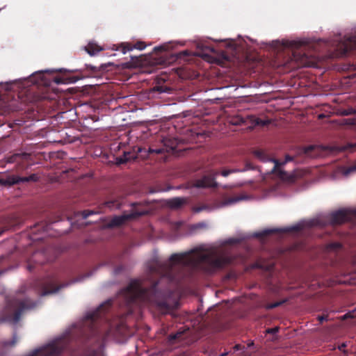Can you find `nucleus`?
I'll use <instances>...</instances> for the list:
<instances>
[{
  "instance_id": "f257e3e1",
  "label": "nucleus",
  "mask_w": 356,
  "mask_h": 356,
  "mask_svg": "<svg viewBox=\"0 0 356 356\" xmlns=\"http://www.w3.org/2000/svg\"><path fill=\"white\" fill-rule=\"evenodd\" d=\"M233 261L230 256H216L197 250L175 253L165 262L155 260L149 265V286L140 280H132L124 289V296L130 304L150 305L165 314L172 309L170 299L174 290L191 280L192 271L210 275Z\"/></svg>"
},
{
  "instance_id": "f03ea898",
  "label": "nucleus",
  "mask_w": 356,
  "mask_h": 356,
  "mask_svg": "<svg viewBox=\"0 0 356 356\" xmlns=\"http://www.w3.org/2000/svg\"><path fill=\"white\" fill-rule=\"evenodd\" d=\"M35 305L36 303L34 301L28 298L23 300L14 299L8 303V314L1 321H6L13 323H17L25 310L32 309Z\"/></svg>"
},
{
  "instance_id": "7ed1b4c3",
  "label": "nucleus",
  "mask_w": 356,
  "mask_h": 356,
  "mask_svg": "<svg viewBox=\"0 0 356 356\" xmlns=\"http://www.w3.org/2000/svg\"><path fill=\"white\" fill-rule=\"evenodd\" d=\"M58 278L56 275H49L43 280H40L38 286L40 288V295L42 296L52 294L57 292L65 284L58 285Z\"/></svg>"
},
{
  "instance_id": "20e7f679",
  "label": "nucleus",
  "mask_w": 356,
  "mask_h": 356,
  "mask_svg": "<svg viewBox=\"0 0 356 356\" xmlns=\"http://www.w3.org/2000/svg\"><path fill=\"white\" fill-rule=\"evenodd\" d=\"M39 179L36 174H31L28 177H19L13 174H6L0 177V185L5 186H12L24 182H35Z\"/></svg>"
},
{
  "instance_id": "39448f33",
  "label": "nucleus",
  "mask_w": 356,
  "mask_h": 356,
  "mask_svg": "<svg viewBox=\"0 0 356 356\" xmlns=\"http://www.w3.org/2000/svg\"><path fill=\"white\" fill-rule=\"evenodd\" d=\"M356 220V209H342L333 212L330 216V221L332 225H340L346 221Z\"/></svg>"
},
{
  "instance_id": "423d86ee",
  "label": "nucleus",
  "mask_w": 356,
  "mask_h": 356,
  "mask_svg": "<svg viewBox=\"0 0 356 356\" xmlns=\"http://www.w3.org/2000/svg\"><path fill=\"white\" fill-rule=\"evenodd\" d=\"M147 213L145 211H133L131 213H124L121 216H113L108 222L107 227L109 228H114L120 227L125 224L127 221L136 219L140 216H144Z\"/></svg>"
},
{
  "instance_id": "0eeeda50",
  "label": "nucleus",
  "mask_w": 356,
  "mask_h": 356,
  "mask_svg": "<svg viewBox=\"0 0 356 356\" xmlns=\"http://www.w3.org/2000/svg\"><path fill=\"white\" fill-rule=\"evenodd\" d=\"M31 155L29 153H15L7 158L8 163H17L21 169H27L31 165Z\"/></svg>"
},
{
  "instance_id": "6e6552de",
  "label": "nucleus",
  "mask_w": 356,
  "mask_h": 356,
  "mask_svg": "<svg viewBox=\"0 0 356 356\" xmlns=\"http://www.w3.org/2000/svg\"><path fill=\"white\" fill-rule=\"evenodd\" d=\"M218 175V172H216L207 175H204L200 179H196L194 181V186L197 188H215L218 186L215 179Z\"/></svg>"
},
{
  "instance_id": "1a4fd4ad",
  "label": "nucleus",
  "mask_w": 356,
  "mask_h": 356,
  "mask_svg": "<svg viewBox=\"0 0 356 356\" xmlns=\"http://www.w3.org/2000/svg\"><path fill=\"white\" fill-rule=\"evenodd\" d=\"M49 261V259L47 257L44 251L37 250L34 252L31 257L29 259L27 268L29 271H32L35 268L33 264L42 265Z\"/></svg>"
},
{
  "instance_id": "9d476101",
  "label": "nucleus",
  "mask_w": 356,
  "mask_h": 356,
  "mask_svg": "<svg viewBox=\"0 0 356 356\" xmlns=\"http://www.w3.org/2000/svg\"><path fill=\"white\" fill-rule=\"evenodd\" d=\"M282 44L284 48L291 49L293 51V58H296L298 56L297 51L305 47L307 42L305 40H283Z\"/></svg>"
},
{
  "instance_id": "9b49d317",
  "label": "nucleus",
  "mask_w": 356,
  "mask_h": 356,
  "mask_svg": "<svg viewBox=\"0 0 356 356\" xmlns=\"http://www.w3.org/2000/svg\"><path fill=\"white\" fill-rule=\"evenodd\" d=\"M339 49L341 50L343 54H347L354 50L356 51V35L349 37L339 44Z\"/></svg>"
},
{
  "instance_id": "f8f14e48",
  "label": "nucleus",
  "mask_w": 356,
  "mask_h": 356,
  "mask_svg": "<svg viewBox=\"0 0 356 356\" xmlns=\"http://www.w3.org/2000/svg\"><path fill=\"white\" fill-rule=\"evenodd\" d=\"M325 148L320 145H309L302 149L301 153L310 158L318 156Z\"/></svg>"
},
{
  "instance_id": "ddd939ff",
  "label": "nucleus",
  "mask_w": 356,
  "mask_h": 356,
  "mask_svg": "<svg viewBox=\"0 0 356 356\" xmlns=\"http://www.w3.org/2000/svg\"><path fill=\"white\" fill-rule=\"evenodd\" d=\"M146 47V44L144 42L138 41L134 44L131 43H122L120 46V49L123 54H126L127 51H130L134 49H136L138 50H143Z\"/></svg>"
},
{
  "instance_id": "4468645a",
  "label": "nucleus",
  "mask_w": 356,
  "mask_h": 356,
  "mask_svg": "<svg viewBox=\"0 0 356 356\" xmlns=\"http://www.w3.org/2000/svg\"><path fill=\"white\" fill-rule=\"evenodd\" d=\"M292 160H293L292 157L290 156L289 155L286 156L285 161L282 162V163H280L277 160H273V161L275 163V165L273 167V172L277 174L281 179H285L286 173L285 172H284L283 170H282L280 167L282 165H283L289 161H291Z\"/></svg>"
},
{
  "instance_id": "2eb2a0df",
  "label": "nucleus",
  "mask_w": 356,
  "mask_h": 356,
  "mask_svg": "<svg viewBox=\"0 0 356 356\" xmlns=\"http://www.w3.org/2000/svg\"><path fill=\"white\" fill-rule=\"evenodd\" d=\"M138 154L134 152H124L123 155L116 158V162L118 164H124L129 161L136 159Z\"/></svg>"
},
{
  "instance_id": "dca6fc26",
  "label": "nucleus",
  "mask_w": 356,
  "mask_h": 356,
  "mask_svg": "<svg viewBox=\"0 0 356 356\" xmlns=\"http://www.w3.org/2000/svg\"><path fill=\"white\" fill-rule=\"evenodd\" d=\"M186 203V199L184 197H174L167 202L168 206L173 209H178Z\"/></svg>"
},
{
  "instance_id": "f3484780",
  "label": "nucleus",
  "mask_w": 356,
  "mask_h": 356,
  "mask_svg": "<svg viewBox=\"0 0 356 356\" xmlns=\"http://www.w3.org/2000/svg\"><path fill=\"white\" fill-rule=\"evenodd\" d=\"M85 49L88 54H90V56H94L97 53L101 51L102 50V48L97 44L90 42L86 47H85Z\"/></svg>"
},
{
  "instance_id": "a211bd4d",
  "label": "nucleus",
  "mask_w": 356,
  "mask_h": 356,
  "mask_svg": "<svg viewBox=\"0 0 356 356\" xmlns=\"http://www.w3.org/2000/svg\"><path fill=\"white\" fill-rule=\"evenodd\" d=\"M163 143L164 145L169 148V149H166L168 152L174 151L178 145V141L176 138H165Z\"/></svg>"
},
{
  "instance_id": "6ab92c4d",
  "label": "nucleus",
  "mask_w": 356,
  "mask_h": 356,
  "mask_svg": "<svg viewBox=\"0 0 356 356\" xmlns=\"http://www.w3.org/2000/svg\"><path fill=\"white\" fill-rule=\"evenodd\" d=\"M250 120L254 125H258V126H261V127H266L271 123L270 120H268V119L263 120V119H261L259 118H255L253 116H251Z\"/></svg>"
},
{
  "instance_id": "aec40b11",
  "label": "nucleus",
  "mask_w": 356,
  "mask_h": 356,
  "mask_svg": "<svg viewBox=\"0 0 356 356\" xmlns=\"http://www.w3.org/2000/svg\"><path fill=\"white\" fill-rule=\"evenodd\" d=\"M304 228V226L302 224H298V225H293L292 227H290L287 229H286L284 230V232H300L301 230H302Z\"/></svg>"
},
{
  "instance_id": "412c9836",
  "label": "nucleus",
  "mask_w": 356,
  "mask_h": 356,
  "mask_svg": "<svg viewBox=\"0 0 356 356\" xmlns=\"http://www.w3.org/2000/svg\"><path fill=\"white\" fill-rule=\"evenodd\" d=\"M17 341V335L14 334L12 340L8 341H5L3 343V346H14L16 344Z\"/></svg>"
},
{
  "instance_id": "4be33fe9",
  "label": "nucleus",
  "mask_w": 356,
  "mask_h": 356,
  "mask_svg": "<svg viewBox=\"0 0 356 356\" xmlns=\"http://www.w3.org/2000/svg\"><path fill=\"white\" fill-rule=\"evenodd\" d=\"M98 212L94 211V210H84L81 212V215L83 219L87 218L90 215L97 213Z\"/></svg>"
},
{
  "instance_id": "5701e85b",
  "label": "nucleus",
  "mask_w": 356,
  "mask_h": 356,
  "mask_svg": "<svg viewBox=\"0 0 356 356\" xmlns=\"http://www.w3.org/2000/svg\"><path fill=\"white\" fill-rule=\"evenodd\" d=\"M183 332H177L175 334H172L169 336V341H173L177 339H179V338L181 337Z\"/></svg>"
},
{
  "instance_id": "b1692460",
  "label": "nucleus",
  "mask_w": 356,
  "mask_h": 356,
  "mask_svg": "<svg viewBox=\"0 0 356 356\" xmlns=\"http://www.w3.org/2000/svg\"><path fill=\"white\" fill-rule=\"evenodd\" d=\"M254 154L256 157L259 158V159L264 161L265 159V154L263 151L261 150H256L254 152Z\"/></svg>"
},
{
  "instance_id": "393cba45",
  "label": "nucleus",
  "mask_w": 356,
  "mask_h": 356,
  "mask_svg": "<svg viewBox=\"0 0 356 356\" xmlns=\"http://www.w3.org/2000/svg\"><path fill=\"white\" fill-rule=\"evenodd\" d=\"M238 171H239L238 170H236V169L224 170L222 171L221 175L223 177H227V176H228L229 174H231L232 172H238Z\"/></svg>"
},
{
  "instance_id": "a878e982",
  "label": "nucleus",
  "mask_w": 356,
  "mask_h": 356,
  "mask_svg": "<svg viewBox=\"0 0 356 356\" xmlns=\"http://www.w3.org/2000/svg\"><path fill=\"white\" fill-rule=\"evenodd\" d=\"M164 149L163 148H149L148 152L149 153H156V154H162L163 152Z\"/></svg>"
},
{
  "instance_id": "bb28decb",
  "label": "nucleus",
  "mask_w": 356,
  "mask_h": 356,
  "mask_svg": "<svg viewBox=\"0 0 356 356\" xmlns=\"http://www.w3.org/2000/svg\"><path fill=\"white\" fill-rule=\"evenodd\" d=\"M154 89H155V90H156L159 92H164L167 91L168 88L166 86H156L154 88Z\"/></svg>"
},
{
  "instance_id": "cd10ccee",
  "label": "nucleus",
  "mask_w": 356,
  "mask_h": 356,
  "mask_svg": "<svg viewBox=\"0 0 356 356\" xmlns=\"http://www.w3.org/2000/svg\"><path fill=\"white\" fill-rule=\"evenodd\" d=\"M234 124H241L245 123V120L243 118H236L235 120L232 121Z\"/></svg>"
},
{
  "instance_id": "c85d7f7f",
  "label": "nucleus",
  "mask_w": 356,
  "mask_h": 356,
  "mask_svg": "<svg viewBox=\"0 0 356 356\" xmlns=\"http://www.w3.org/2000/svg\"><path fill=\"white\" fill-rule=\"evenodd\" d=\"M54 82L57 84H61L65 83V80L62 77L56 76L54 79Z\"/></svg>"
},
{
  "instance_id": "c756f323",
  "label": "nucleus",
  "mask_w": 356,
  "mask_h": 356,
  "mask_svg": "<svg viewBox=\"0 0 356 356\" xmlns=\"http://www.w3.org/2000/svg\"><path fill=\"white\" fill-rule=\"evenodd\" d=\"M207 226V223L206 222H198L197 223L196 225H194V227L195 228H198V229H202V228H206Z\"/></svg>"
},
{
  "instance_id": "7c9ffc66",
  "label": "nucleus",
  "mask_w": 356,
  "mask_h": 356,
  "mask_svg": "<svg viewBox=\"0 0 356 356\" xmlns=\"http://www.w3.org/2000/svg\"><path fill=\"white\" fill-rule=\"evenodd\" d=\"M318 320L320 321L321 323H322L323 321H327L328 320V316L327 315L318 316Z\"/></svg>"
},
{
  "instance_id": "2f4dec72",
  "label": "nucleus",
  "mask_w": 356,
  "mask_h": 356,
  "mask_svg": "<svg viewBox=\"0 0 356 356\" xmlns=\"http://www.w3.org/2000/svg\"><path fill=\"white\" fill-rule=\"evenodd\" d=\"M330 246L332 249H334V250L340 249L341 248V245L339 243H332Z\"/></svg>"
},
{
  "instance_id": "473e14b6",
  "label": "nucleus",
  "mask_w": 356,
  "mask_h": 356,
  "mask_svg": "<svg viewBox=\"0 0 356 356\" xmlns=\"http://www.w3.org/2000/svg\"><path fill=\"white\" fill-rule=\"evenodd\" d=\"M280 305H281L280 302H275V303L269 305L268 306V309H273V308H275V307L280 306Z\"/></svg>"
},
{
  "instance_id": "72a5a7b5",
  "label": "nucleus",
  "mask_w": 356,
  "mask_h": 356,
  "mask_svg": "<svg viewBox=\"0 0 356 356\" xmlns=\"http://www.w3.org/2000/svg\"><path fill=\"white\" fill-rule=\"evenodd\" d=\"M343 317H344V318H354L355 317L354 312H348V313L346 314Z\"/></svg>"
},
{
  "instance_id": "f704fd0d",
  "label": "nucleus",
  "mask_w": 356,
  "mask_h": 356,
  "mask_svg": "<svg viewBox=\"0 0 356 356\" xmlns=\"http://www.w3.org/2000/svg\"><path fill=\"white\" fill-rule=\"evenodd\" d=\"M319 223H318V220H313L312 221L309 222V226H315V225H318Z\"/></svg>"
},
{
  "instance_id": "c9c22d12",
  "label": "nucleus",
  "mask_w": 356,
  "mask_h": 356,
  "mask_svg": "<svg viewBox=\"0 0 356 356\" xmlns=\"http://www.w3.org/2000/svg\"><path fill=\"white\" fill-rule=\"evenodd\" d=\"M356 147V145H353V144H348L347 146H345L343 149L346 150V149H353L354 147Z\"/></svg>"
},
{
  "instance_id": "e433bc0d",
  "label": "nucleus",
  "mask_w": 356,
  "mask_h": 356,
  "mask_svg": "<svg viewBox=\"0 0 356 356\" xmlns=\"http://www.w3.org/2000/svg\"><path fill=\"white\" fill-rule=\"evenodd\" d=\"M353 171H356V165L350 167L347 170V173H350Z\"/></svg>"
},
{
  "instance_id": "4c0bfd02",
  "label": "nucleus",
  "mask_w": 356,
  "mask_h": 356,
  "mask_svg": "<svg viewBox=\"0 0 356 356\" xmlns=\"http://www.w3.org/2000/svg\"><path fill=\"white\" fill-rule=\"evenodd\" d=\"M278 331V327H274L268 330L269 333H275Z\"/></svg>"
},
{
  "instance_id": "58836bf2",
  "label": "nucleus",
  "mask_w": 356,
  "mask_h": 356,
  "mask_svg": "<svg viewBox=\"0 0 356 356\" xmlns=\"http://www.w3.org/2000/svg\"><path fill=\"white\" fill-rule=\"evenodd\" d=\"M273 232H275V230H266V231H264V235H267V234H268L270 233H272Z\"/></svg>"
},
{
  "instance_id": "ea45409f",
  "label": "nucleus",
  "mask_w": 356,
  "mask_h": 356,
  "mask_svg": "<svg viewBox=\"0 0 356 356\" xmlns=\"http://www.w3.org/2000/svg\"><path fill=\"white\" fill-rule=\"evenodd\" d=\"M346 343H342V344L339 347V350H343V349L344 348H346Z\"/></svg>"
},
{
  "instance_id": "a19ab883",
  "label": "nucleus",
  "mask_w": 356,
  "mask_h": 356,
  "mask_svg": "<svg viewBox=\"0 0 356 356\" xmlns=\"http://www.w3.org/2000/svg\"><path fill=\"white\" fill-rule=\"evenodd\" d=\"M162 49H163V47H156L154 48L155 51H160V50H162Z\"/></svg>"
},
{
  "instance_id": "79ce46f5",
  "label": "nucleus",
  "mask_w": 356,
  "mask_h": 356,
  "mask_svg": "<svg viewBox=\"0 0 356 356\" xmlns=\"http://www.w3.org/2000/svg\"><path fill=\"white\" fill-rule=\"evenodd\" d=\"M106 204H107L108 207H111L112 205L113 204V202H106Z\"/></svg>"
},
{
  "instance_id": "37998d69",
  "label": "nucleus",
  "mask_w": 356,
  "mask_h": 356,
  "mask_svg": "<svg viewBox=\"0 0 356 356\" xmlns=\"http://www.w3.org/2000/svg\"><path fill=\"white\" fill-rule=\"evenodd\" d=\"M300 56L302 57V59L307 57L306 54L303 53L302 54L300 53Z\"/></svg>"
},
{
  "instance_id": "c03bdc74",
  "label": "nucleus",
  "mask_w": 356,
  "mask_h": 356,
  "mask_svg": "<svg viewBox=\"0 0 356 356\" xmlns=\"http://www.w3.org/2000/svg\"><path fill=\"white\" fill-rule=\"evenodd\" d=\"M236 201V200L230 199V200H229L228 203H234V202H235Z\"/></svg>"
},
{
  "instance_id": "a18cd8bd",
  "label": "nucleus",
  "mask_w": 356,
  "mask_h": 356,
  "mask_svg": "<svg viewBox=\"0 0 356 356\" xmlns=\"http://www.w3.org/2000/svg\"><path fill=\"white\" fill-rule=\"evenodd\" d=\"M141 152H142V148L141 147H138V153Z\"/></svg>"
},
{
  "instance_id": "49530a36",
  "label": "nucleus",
  "mask_w": 356,
  "mask_h": 356,
  "mask_svg": "<svg viewBox=\"0 0 356 356\" xmlns=\"http://www.w3.org/2000/svg\"><path fill=\"white\" fill-rule=\"evenodd\" d=\"M201 210H202V209H201L200 208H197V209H195V211H196V212H200Z\"/></svg>"
},
{
  "instance_id": "de8ad7c7",
  "label": "nucleus",
  "mask_w": 356,
  "mask_h": 356,
  "mask_svg": "<svg viewBox=\"0 0 356 356\" xmlns=\"http://www.w3.org/2000/svg\"><path fill=\"white\" fill-rule=\"evenodd\" d=\"M301 64L303 65H307V63L305 62H303V61L302 62Z\"/></svg>"
},
{
  "instance_id": "09e8293b",
  "label": "nucleus",
  "mask_w": 356,
  "mask_h": 356,
  "mask_svg": "<svg viewBox=\"0 0 356 356\" xmlns=\"http://www.w3.org/2000/svg\"><path fill=\"white\" fill-rule=\"evenodd\" d=\"M4 259V257H3V256H2V257H0V261H1V260H2V259Z\"/></svg>"
},
{
  "instance_id": "8fccbe9b",
  "label": "nucleus",
  "mask_w": 356,
  "mask_h": 356,
  "mask_svg": "<svg viewBox=\"0 0 356 356\" xmlns=\"http://www.w3.org/2000/svg\"><path fill=\"white\" fill-rule=\"evenodd\" d=\"M323 115H322V114L319 115V118H323Z\"/></svg>"
},
{
  "instance_id": "3c124183",
  "label": "nucleus",
  "mask_w": 356,
  "mask_h": 356,
  "mask_svg": "<svg viewBox=\"0 0 356 356\" xmlns=\"http://www.w3.org/2000/svg\"><path fill=\"white\" fill-rule=\"evenodd\" d=\"M226 355V353H224V354H222L220 356H225Z\"/></svg>"
},
{
  "instance_id": "603ef678",
  "label": "nucleus",
  "mask_w": 356,
  "mask_h": 356,
  "mask_svg": "<svg viewBox=\"0 0 356 356\" xmlns=\"http://www.w3.org/2000/svg\"><path fill=\"white\" fill-rule=\"evenodd\" d=\"M3 273V271H0V275Z\"/></svg>"
},
{
  "instance_id": "864d4df0",
  "label": "nucleus",
  "mask_w": 356,
  "mask_h": 356,
  "mask_svg": "<svg viewBox=\"0 0 356 356\" xmlns=\"http://www.w3.org/2000/svg\"><path fill=\"white\" fill-rule=\"evenodd\" d=\"M355 113H356V112H355Z\"/></svg>"
}]
</instances>
